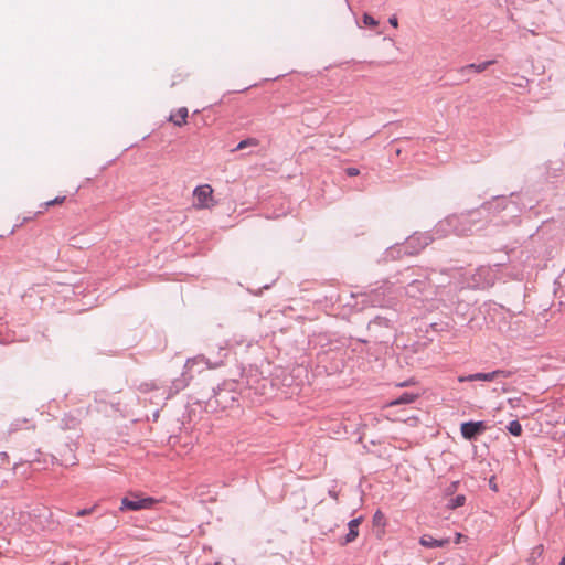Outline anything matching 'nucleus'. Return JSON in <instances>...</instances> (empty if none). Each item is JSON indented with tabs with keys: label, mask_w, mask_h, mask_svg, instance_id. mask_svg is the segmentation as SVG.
<instances>
[{
	"label": "nucleus",
	"mask_w": 565,
	"mask_h": 565,
	"mask_svg": "<svg viewBox=\"0 0 565 565\" xmlns=\"http://www.w3.org/2000/svg\"><path fill=\"white\" fill-rule=\"evenodd\" d=\"M494 63H495V61H493V60H489V61H486V62H482L479 64L471 63V64L460 67L457 72L458 73H470V72L481 73Z\"/></svg>",
	"instance_id": "nucleus-10"
},
{
	"label": "nucleus",
	"mask_w": 565,
	"mask_h": 565,
	"mask_svg": "<svg viewBox=\"0 0 565 565\" xmlns=\"http://www.w3.org/2000/svg\"><path fill=\"white\" fill-rule=\"evenodd\" d=\"M438 231L445 233L451 232L457 236H469L473 234V228L467 213L447 216L445 221L438 224Z\"/></svg>",
	"instance_id": "nucleus-1"
},
{
	"label": "nucleus",
	"mask_w": 565,
	"mask_h": 565,
	"mask_svg": "<svg viewBox=\"0 0 565 565\" xmlns=\"http://www.w3.org/2000/svg\"><path fill=\"white\" fill-rule=\"evenodd\" d=\"M65 200H66V196H56L55 199L43 203L42 206L44 207V210H47L49 207H51L53 205L62 204Z\"/></svg>",
	"instance_id": "nucleus-18"
},
{
	"label": "nucleus",
	"mask_w": 565,
	"mask_h": 565,
	"mask_svg": "<svg viewBox=\"0 0 565 565\" xmlns=\"http://www.w3.org/2000/svg\"><path fill=\"white\" fill-rule=\"evenodd\" d=\"M487 430L484 422H466L460 426L461 435L467 440H475L478 436Z\"/></svg>",
	"instance_id": "nucleus-5"
},
{
	"label": "nucleus",
	"mask_w": 565,
	"mask_h": 565,
	"mask_svg": "<svg viewBox=\"0 0 565 565\" xmlns=\"http://www.w3.org/2000/svg\"><path fill=\"white\" fill-rule=\"evenodd\" d=\"M466 502V497L463 494H458L455 498L449 499L447 507L449 509H457L459 507H462Z\"/></svg>",
	"instance_id": "nucleus-15"
},
{
	"label": "nucleus",
	"mask_w": 565,
	"mask_h": 565,
	"mask_svg": "<svg viewBox=\"0 0 565 565\" xmlns=\"http://www.w3.org/2000/svg\"><path fill=\"white\" fill-rule=\"evenodd\" d=\"M482 274H488V275H489V274H490L489 268H483V267H482V268H480V269L478 270V275H482Z\"/></svg>",
	"instance_id": "nucleus-27"
},
{
	"label": "nucleus",
	"mask_w": 565,
	"mask_h": 565,
	"mask_svg": "<svg viewBox=\"0 0 565 565\" xmlns=\"http://www.w3.org/2000/svg\"><path fill=\"white\" fill-rule=\"evenodd\" d=\"M196 206L200 209H209L214 205L213 189L209 184L196 186L194 192Z\"/></svg>",
	"instance_id": "nucleus-4"
},
{
	"label": "nucleus",
	"mask_w": 565,
	"mask_h": 565,
	"mask_svg": "<svg viewBox=\"0 0 565 565\" xmlns=\"http://www.w3.org/2000/svg\"><path fill=\"white\" fill-rule=\"evenodd\" d=\"M434 241V237L429 233H414L408 236L406 242L398 252L403 250L406 255H416L428 246Z\"/></svg>",
	"instance_id": "nucleus-2"
},
{
	"label": "nucleus",
	"mask_w": 565,
	"mask_h": 565,
	"mask_svg": "<svg viewBox=\"0 0 565 565\" xmlns=\"http://www.w3.org/2000/svg\"><path fill=\"white\" fill-rule=\"evenodd\" d=\"M491 278L487 279L483 284L479 282V286H489L491 284Z\"/></svg>",
	"instance_id": "nucleus-29"
},
{
	"label": "nucleus",
	"mask_w": 565,
	"mask_h": 565,
	"mask_svg": "<svg viewBox=\"0 0 565 565\" xmlns=\"http://www.w3.org/2000/svg\"><path fill=\"white\" fill-rule=\"evenodd\" d=\"M536 550L539 551V554H541V553H542V551H543V546H542V545H539V546L536 547Z\"/></svg>",
	"instance_id": "nucleus-30"
},
{
	"label": "nucleus",
	"mask_w": 565,
	"mask_h": 565,
	"mask_svg": "<svg viewBox=\"0 0 565 565\" xmlns=\"http://www.w3.org/2000/svg\"><path fill=\"white\" fill-rule=\"evenodd\" d=\"M259 145V140L256 139V138H247V139H244L242 141L238 142V145L236 146L235 149H233V151H236V150H243L245 148H248V147H257Z\"/></svg>",
	"instance_id": "nucleus-14"
},
{
	"label": "nucleus",
	"mask_w": 565,
	"mask_h": 565,
	"mask_svg": "<svg viewBox=\"0 0 565 565\" xmlns=\"http://www.w3.org/2000/svg\"><path fill=\"white\" fill-rule=\"evenodd\" d=\"M429 286L426 279H414L409 284H407L405 290L406 295L412 298L419 297Z\"/></svg>",
	"instance_id": "nucleus-7"
},
{
	"label": "nucleus",
	"mask_w": 565,
	"mask_h": 565,
	"mask_svg": "<svg viewBox=\"0 0 565 565\" xmlns=\"http://www.w3.org/2000/svg\"><path fill=\"white\" fill-rule=\"evenodd\" d=\"M462 77H466L469 73H459Z\"/></svg>",
	"instance_id": "nucleus-32"
},
{
	"label": "nucleus",
	"mask_w": 565,
	"mask_h": 565,
	"mask_svg": "<svg viewBox=\"0 0 565 565\" xmlns=\"http://www.w3.org/2000/svg\"><path fill=\"white\" fill-rule=\"evenodd\" d=\"M450 540L449 539H441V540H437V539H434L431 535L429 534H424L420 539H419V543L420 545L425 546V547H429V548H434V547H444L446 546L447 544H449Z\"/></svg>",
	"instance_id": "nucleus-8"
},
{
	"label": "nucleus",
	"mask_w": 565,
	"mask_h": 565,
	"mask_svg": "<svg viewBox=\"0 0 565 565\" xmlns=\"http://www.w3.org/2000/svg\"><path fill=\"white\" fill-rule=\"evenodd\" d=\"M363 22H364V24L372 26V28H374L379 24V22L369 13L363 14Z\"/></svg>",
	"instance_id": "nucleus-19"
},
{
	"label": "nucleus",
	"mask_w": 565,
	"mask_h": 565,
	"mask_svg": "<svg viewBox=\"0 0 565 565\" xmlns=\"http://www.w3.org/2000/svg\"><path fill=\"white\" fill-rule=\"evenodd\" d=\"M388 22H390V24H391L392 26H394V28H397V25H398V21H397V18H396L395 15L391 17V18L388 19Z\"/></svg>",
	"instance_id": "nucleus-23"
},
{
	"label": "nucleus",
	"mask_w": 565,
	"mask_h": 565,
	"mask_svg": "<svg viewBox=\"0 0 565 565\" xmlns=\"http://www.w3.org/2000/svg\"><path fill=\"white\" fill-rule=\"evenodd\" d=\"M492 373H497L495 374V379L502 376V377H509L510 375H512V372L510 371H505V370H495V371H492Z\"/></svg>",
	"instance_id": "nucleus-21"
},
{
	"label": "nucleus",
	"mask_w": 565,
	"mask_h": 565,
	"mask_svg": "<svg viewBox=\"0 0 565 565\" xmlns=\"http://www.w3.org/2000/svg\"><path fill=\"white\" fill-rule=\"evenodd\" d=\"M495 374L497 373H492V372H489V373H475V374H470V375H467V376H459L458 377V381L459 382H472V381H493L495 380Z\"/></svg>",
	"instance_id": "nucleus-11"
},
{
	"label": "nucleus",
	"mask_w": 565,
	"mask_h": 565,
	"mask_svg": "<svg viewBox=\"0 0 565 565\" xmlns=\"http://www.w3.org/2000/svg\"><path fill=\"white\" fill-rule=\"evenodd\" d=\"M372 522L376 527H384L386 525L385 515L380 510H377L373 515Z\"/></svg>",
	"instance_id": "nucleus-17"
},
{
	"label": "nucleus",
	"mask_w": 565,
	"mask_h": 565,
	"mask_svg": "<svg viewBox=\"0 0 565 565\" xmlns=\"http://www.w3.org/2000/svg\"><path fill=\"white\" fill-rule=\"evenodd\" d=\"M97 505H94L92 508H87V509H82V510H78L76 512V516H85V515H89L94 512V510L96 509Z\"/></svg>",
	"instance_id": "nucleus-20"
},
{
	"label": "nucleus",
	"mask_w": 565,
	"mask_h": 565,
	"mask_svg": "<svg viewBox=\"0 0 565 565\" xmlns=\"http://www.w3.org/2000/svg\"><path fill=\"white\" fill-rule=\"evenodd\" d=\"M19 423H20V420H17V423L11 424V427L9 428V433L17 431L20 428Z\"/></svg>",
	"instance_id": "nucleus-24"
},
{
	"label": "nucleus",
	"mask_w": 565,
	"mask_h": 565,
	"mask_svg": "<svg viewBox=\"0 0 565 565\" xmlns=\"http://www.w3.org/2000/svg\"><path fill=\"white\" fill-rule=\"evenodd\" d=\"M508 430L513 436H520L522 434V425L519 420H511L508 425Z\"/></svg>",
	"instance_id": "nucleus-16"
},
{
	"label": "nucleus",
	"mask_w": 565,
	"mask_h": 565,
	"mask_svg": "<svg viewBox=\"0 0 565 565\" xmlns=\"http://www.w3.org/2000/svg\"><path fill=\"white\" fill-rule=\"evenodd\" d=\"M345 173L349 175V177H355L360 173L359 169L358 168H353V167H349L345 169Z\"/></svg>",
	"instance_id": "nucleus-22"
},
{
	"label": "nucleus",
	"mask_w": 565,
	"mask_h": 565,
	"mask_svg": "<svg viewBox=\"0 0 565 565\" xmlns=\"http://www.w3.org/2000/svg\"><path fill=\"white\" fill-rule=\"evenodd\" d=\"M417 398V395L416 394H413V393H403L398 398L390 402V406H396V405H402V404H411L413 402H415V399Z\"/></svg>",
	"instance_id": "nucleus-13"
},
{
	"label": "nucleus",
	"mask_w": 565,
	"mask_h": 565,
	"mask_svg": "<svg viewBox=\"0 0 565 565\" xmlns=\"http://www.w3.org/2000/svg\"><path fill=\"white\" fill-rule=\"evenodd\" d=\"M362 522V518H355V519H352L348 526H349V532L348 534L345 535L344 537V541L342 542V544H349L351 542H353L358 535H359V525L361 524Z\"/></svg>",
	"instance_id": "nucleus-9"
},
{
	"label": "nucleus",
	"mask_w": 565,
	"mask_h": 565,
	"mask_svg": "<svg viewBox=\"0 0 565 565\" xmlns=\"http://www.w3.org/2000/svg\"><path fill=\"white\" fill-rule=\"evenodd\" d=\"M463 535L461 533H456L455 543L459 544L462 540Z\"/></svg>",
	"instance_id": "nucleus-25"
},
{
	"label": "nucleus",
	"mask_w": 565,
	"mask_h": 565,
	"mask_svg": "<svg viewBox=\"0 0 565 565\" xmlns=\"http://www.w3.org/2000/svg\"><path fill=\"white\" fill-rule=\"evenodd\" d=\"M220 395H221L220 392L215 393V396L217 397V402H220V399H218Z\"/></svg>",
	"instance_id": "nucleus-31"
},
{
	"label": "nucleus",
	"mask_w": 565,
	"mask_h": 565,
	"mask_svg": "<svg viewBox=\"0 0 565 565\" xmlns=\"http://www.w3.org/2000/svg\"><path fill=\"white\" fill-rule=\"evenodd\" d=\"M152 502H153V500L151 498H145V499L122 498L120 510L138 511L141 509L149 508L152 504Z\"/></svg>",
	"instance_id": "nucleus-6"
},
{
	"label": "nucleus",
	"mask_w": 565,
	"mask_h": 565,
	"mask_svg": "<svg viewBox=\"0 0 565 565\" xmlns=\"http://www.w3.org/2000/svg\"><path fill=\"white\" fill-rule=\"evenodd\" d=\"M490 209L491 203H484L479 209L466 212L468 217L470 218L473 233L484 228L486 225L490 222Z\"/></svg>",
	"instance_id": "nucleus-3"
},
{
	"label": "nucleus",
	"mask_w": 565,
	"mask_h": 565,
	"mask_svg": "<svg viewBox=\"0 0 565 565\" xmlns=\"http://www.w3.org/2000/svg\"><path fill=\"white\" fill-rule=\"evenodd\" d=\"M189 111L186 107H180L174 114H172L169 118L175 126L182 127L186 124Z\"/></svg>",
	"instance_id": "nucleus-12"
},
{
	"label": "nucleus",
	"mask_w": 565,
	"mask_h": 565,
	"mask_svg": "<svg viewBox=\"0 0 565 565\" xmlns=\"http://www.w3.org/2000/svg\"><path fill=\"white\" fill-rule=\"evenodd\" d=\"M329 495L334 499V500H338V492L334 491V490H329Z\"/></svg>",
	"instance_id": "nucleus-26"
},
{
	"label": "nucleus",
	"mask_w": 565,
	"mask_h": 565,
	"mask_svg": "<svg viewBox=\"0 0 565 565\" xmlns=\"http://www.w3.org/2000/svg\"><path fill=\"white\" fill-rule=\"evenodd\" d=\"M196 359H189L185 363V367L189 369L191 364L195 363Z\"/></svg>",
	"instance_id": "nucleus-28"
}]
</instances>
